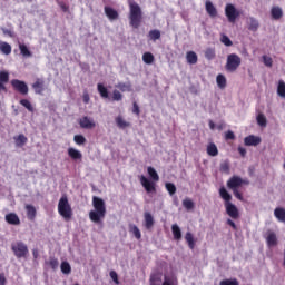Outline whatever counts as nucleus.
Instances as JSON below:
<instances>
[{"mask_svg":"<svg viewBox=\"0 0 285 285\" xmlns=\"http://www.w3.org/2000/svg\"><path fill=\"white\" fill-rule=\"evenodd\" d=\"M92 206L95 209L89 212V219L94 224H101V219H106V202L100 197L94 196Z\"/></svg>","mask_w":285,"mask_h":285,"instance_id":"f257e3e1","label":"nucleus"},{"mask_svg":"<svg viewBox=\"0 0 285 285\" xmlns=\"http://www.w3.org/2000/svg\"><path fill=\"white\" fill-rule=\"evenodd\" d=\"M144 19V13L141 12V7L135 0H129V23L131 28H139L141 26V20Z\"/></svg>","mask_w":285,"mask_h":285,"instance_id":"f03ea898","label":"nucleus"},{"mask_svg":"<svg viewBox=\"0 0 285 285\" xmlns=\"http://www.w3.org/2000/svg\"><path fill=\"white\" fill-rule=\"evenodd\" d=\"M219 195L225 202V208L226 213L232 219H238L239 218V209H237V206H235L232 202L233 196L226 190V187L219 188Z\"/></svg>","mask_w":285,"mask_h":285,"instance_id":"7ed1b4c3","label":"nucleus"},{"mask_svg":"<svg viewBox=\"0 0 285 285\" xmlns=\"http://www.w3.org/2000/svg\"><path fill=\"white\" fill-rule=\"evenodd\" d=\"M147 173L153 180L141 175L140 184L142 188H145L146 193H157V187L155 185V181H159V174H157V170H155L153 167H148Z\"/></svg>","mask_w":285,"mask_h":285,"instance_id":"20e7f679","label":"nucleus"},{"mask_svg":"<svg viewBox=\"0 0 285 285\" xmlns=\"http://www.w3.org/2000/svg\"><path fill=\"white\" fill-rule=\"evenodd\" d=\"M58 213L66 222L72 219V206L68 202V196H62L58 203Z\"/></svg>","mask_w":285,"mask_h":285,"instance_id":"39448f33","label":"nucleus"},{"mask_svg":"<svg viewBox=\"0 0 285 285\" xmlns=\"http://www.w3.org/2000/svg\"><path fill=\"white\" fill-rule=\"evenodd\" d=\"M239 66H242V58L237 53H230L227 56V62L225 66L227 72H235Z\"/></svg>","mask_w":285,"mask_h":285,"instance_id":"423d86ee","label":"nucleus"},{"mask_svg":"<svg viewBox=\"0 0 285 285\" xmlns=\"http://www.w3.org/2000/svg\"><path fill=\"white\" fill-rule=\"evenodd\" d=\"M11 250L13 252V255L21 259L23 257H28V245H26L23 242H17L11 245Z\"/></svg>","mask_w":285,"mask_h":285,"instance_id":"0eeeda50","label":"nucleus"},{"mask_svg":"<svg viewBox=\"0 0 285 285\" xmlns=\"http://www.w3.org/2000/svg\"><path fill=\"white\" fill-rule=\"evenodd\" d=\"M239 11L237 8H235L234 4L227 3L225 7V17H227V20L229 23H235L237 19H239Z\"/></svg>","mask_w":285,"mask_h":285,"instance_id":"6e6552de","label":"nucleus"},{"mask_svg":"<svg viewBox=\"0 0 285 285\" xmlns=\"http://www.w3.org/2000/svg\"><path fill=\"white\" fill-rule=\"evenodd\" d=\"M248 186V180L242 179L239 176H233L227 181V188L230 190H239L240 186Z\"/></svg>","mask_w":285,"mask_h":285,"instance_id":"1a4fd4ad","label":"nucleus"},{"mask_svg":"<svg viewBox=\"0 0 285 285\" xmlns=\"http://www.w3.org/2000/svg\"><path fill=\"white\" fill-rule=\"evenodd\" d=\"M11 86L13 90H16V92H19L20 95L26 96L29 92L28 83H26V81L23 80L13 79L11 80Z\"/></svg>","mask_w":285,"mask_h":285,"instance_id":"9d476101","label":"nucleus"},{"mask_svg":"<svg viewBox=\"0 0 285 285\" xmlns=\"http://www.w3.org/2000/svg\"><path fill=\"white\" fill-rule=\"evenodd\" d=\"M264 238L266 239V244L268 248H273V246H277V234H275L272 229H268Z\"/></svg>","mask_w":285,"mask_h":285,"instance_id":"9b49d317","label":"nucleus"},{"mask_svg":"<svg viewBox=\"0 0 285 285\" xmlns=\"http://www.w3.org/2000/svg\"><path fill=\"white\" fill-rule=\"evenodd\" d=\"M10 81V72L2 70L0 71V92H8L6 83Z\"/></svg>","mask_w":285,"mask_h":285,"instance_id":"f8f14e48","label":"nucleus"},{"mask_svg":"<svg viewBox=\"0 0 285 285\" xmlns=\"http://www.w3.org/2000/svg\"><path fill=\"white\" fill-rule=\"evenodd\" d=\"M79 126L80 128H85V130H91V128H95L97 125L95 124V120H92L90 117L83 116L79 120Z\"/></svg>","mask_w":285,"mask_h":285,"instance_id":"ddd939ff","label":"nucleus"},{"mask_svg":"<svg viewBox=\"0 0 285 285\" xmlns=\"http://www.w3.org/2000/svg\"><path fill=\"white\" fill-rule=\"evenodd\" d=\"M262 144V138L259 136L249 135L244 138L245 146H259Z\"/></svg>","mask_w":285,"mask_h":285,"instance_id":"4468645a","label":"nucleus"},{"mask_svg":"<svg viewBox=\"0 0 285 285\" xmlns=\"http://www.w3.org/2000/svg\"><path fill=\"white\" fill-rule=\"evenodd\" d=\"M46 81L41 78H37V80L32 83V88L36 92V95H43Z\"/></svg>","mask_w":285,"mask_h":285,"instance_id":"2eb2a0df","label":"nucleus"},{"mask_svg":"<svg viewBox=\"0 0 285 285\" xmlns=\"http://www.w3.org/2000/svg\"><path fill=\"white\" fill-rule=\"evenodd\" d=\"M105 14L110 21L119 19V12H117L112 7H105Z\"/></svg>","mask_w":285,"mask_h":285,"instance_id":"dca6fc26","label":"nucleus"},{"mask_svg":"<svg viewBox=\"0 0 285 285\" xmlns=\"http://www.w3.org/2000/svg\"><path fill=\"white\" fill-rule=\"evenodd\" d=\"M144 219H145V228L147 230H150V228L155 226V218L153 217V214H150V212H146L144 214Z\"/></svg>","mask_w":285,"mask_h":285,"instance_id":"f3484780","label":"nucleus"},{"mask_svg":"<svg viewBox=\"0 0 285 285\" xmlns=\"http://www.w3.org/2000/svg\"><path fill=\"white\" fill-rule=\"evenodd\" d=\"M6 222L8 224H11L12 226H19L21 224V220L19 219V216L14 213H10L6 215Z\"/></svg>","mask_w":285,"mask_h":285,"instance_id":"a211bd4d","label":"nucleus"},{"mask_svg":"<svg viewBox=\"0 0 285 285\" xmlns=\"http://www.w3.org/2000/svg\"><path fill=\"white\" fill-rule=\"evenodd\" d=\"M205 10H206L207 14H209V17H212V19H215V17H217V8H215V4H213V2L206 1Z\"/></svg>","mask_w":285,"mask_h":285,"instance_id":"6ab92c4d","label":"nucleus"},{"mask_svg":"<svg viewBox=\"0 0 285 285\" xmlns=\"http://www.w3.org/2000/svg\"><path fill=\"white\" fill-rule=\"evenodd\" d=\"M68 156L71 159H73L75 161L83 159V155L81 154V151H79V150H77V149H75L72 147H70L68 149Z\"/></svg>","mask_w":285,"mask_h":285,"instance_id":"aec40b11","label":"nucleus"},{"mask_svg":"<svg viewBox=\"0 0 285 285\" xmlns=\"http://www.w3.org/2000/svg\"><path fill=\"white\" fill-rule=\"evenodd\" d=\"M13 139H14L16 146L18 148H23V146H26V144H28V137H26V135H23V134L14 136Z\"/></svg>","mask_w":285,"mask_h":285,"instance_id":"412c9836","label":"nucleus"},{"mask_svg":"<svg viewBox=\"0 0 285 285\" xmlns=\"http://www.w3.org/2000/svg\"><path fill=\"white\" fill-rule=\"evenodd\" d=\"M207 155H209V157H217V155H219V149H217L215 142H209L207 145Z\"/></svg>","mask_w":285,"mask_h":285,"instance_id":"4be33fe9","label":"nucleus"},{"mask_svg":"<svg viewBox=\"0 0 285 285\" xmlns=\"http://www.w3.org/2000/svg\"><path fill=\"white\" fill-rule=\"evenodd\" d=\"M27 217L30 222H35V217H37V208L32 205H26Z\"/></svg>","mask_w":285,"mask_h":285,"instance_id":"5701e85b","label":"nucleus"},{"mask_svg":"<svg viewBox=\"0 0 285 285\" xmlns=\"http://www.w3.org/2000/svg\"><path fill=\"white\" fill-rule=\"evenodd\" d=\"M187 63H190L191 66H195L197 61H199V58L197 57V53L195 51H188L186 53Z\"/></svg>","mask_w":285,"mask_h":285,"instance_id":"b1692460","label":"nucleus"},{"mask_svg":"<svg viewBox=\"0 0 285 285\" xmlns=\"http://www.w3.org/2000/svg\"><path fill=\"white\" fill-rule=\"evenodd\" d=\"M274 217H276V219H278V222H282L283 224H285V209L282 207H277L274 210Z\"/></svg>","mask_w":285,"mask_h":285,"instance_id":"393cba45","label":"nucleus"},{"mask_svg":"<svg viewBox=\"0 0 285 285\" xmlns=\"http://www.w3.org/2000/svg\"><path fill=\"white\" fill-rule=\"evenodd\" d=\"M272 19H275V21L279 20L281 17H284V11H282V8L279 7H273L271 10Z\"/></svg>","mask_w":285,"mask_h":285,"instance_id":"a878e982","label":"nucleus"},{"mask_svg":"<svg viewBox=\"0 0 285 285\" xmlns=\"http://www.w3.org/2000/svg\"><path fill=\"white\" fill-rule=\"evenodd\" d=\"M46 266H49L52 271H57L59 268V259L56 257H50L49 261L45 262Z\"/></svg>","mask_w":285,"mask_h":285,"instance_id":"bb28decb","label":"nucleus"},{"mask_svg":"<svg viewBox=\"0 0 285 285\" xmlns=\"http://www.w3.org/2000/svg\"><path fill=\"white\" fill-rule=\"evenodd\" d=\"M171 233H173L174 239H176V242H179L181 239V229L179 228V225L174 224L171 226Z\"/></svg>","mask_w":285,"mask_h":285,"instance_id":"cd10ccee","label":"nucleus"},{"mask_svg":"<svg viewBox=\"0 0 285 285\" xmlns=\"http://www.w3.org/2000/svg\"><path fill=\"white\" fill-rule=\"evenodd\" d=\"M185 240L187 242L190 250H195V237L193 236V233L187 232L185 235Z\"/></svg>","mask_w":285,"mask_h":285,"instance_id":"c85d7f7f","label":"nucleus"},{"mask_svg":"<svg viewBox=\"0 0 285 285\" xmlns=\"http://www.w3.org/2000/svg\"><path fill=\"white\" fill-rule=\"evenodd\" d=\"M0 52H2V55H11L12 46L8 42H0Z\"/></svg>","mask_w":285,"mask_h":285,"instance_id":"c756f323","label":"nucleus"},{"mask_svg":"<svg viewBox=\"0 0 285 285\" xmlns=\"http://www.w3.org/2000/svg\"><path fill=\"white\" fill-rule=\"evenodd\" d=\"M248 30H250L252 32H257V30H259V22L257 21V19L249 18Z\"/></svg>","mask_w":285,"mask_h":285,"instance_id":"7c9ffc66","label":"nucleus"},{"mask_svg":"<svg viewBox=\"0 0 285 285\" xmlns=\"http://www.w3.org/2000/svg\"><path fill=\"white\" fill-rule=\"evenodd\" d=\"M60 271L63 275H70V273H72V267L70 266V263L63 261L60 265Z\"/></svg>","mask_w":285,"mask_h":285,"instance_id":"2f4dec72","label":"nucleus"},{"mask_svg":"<svg viewBox=\"0 0 285 285\" xmlns=\"http://www.w3.org/2000/svg\"><path fill=\"white\" fill-rule=\"evenodd\" d=\"M148 37L151 41H157L161 39V31H159L158 29H153L149 31Z\"/></svg>","mask_w":285,"mask_h":285,"instance_id":"473e14b6","label":"nucleus"},{"mask_svg":"<svg viewBox=\"0 0 285 285\" xmlns=\"http://www.w3.org/2000/svg\"><path fill=\"white\" fill-rule=\"evenodd\" d=\"M19 50H20V55H22V57H32V52L30 51V49H28V46L23 45V43H19Z\"/></svg>","mask_w":285,"mask_h":285,"instance_id":"72a5a7b5","label":"nucleus"},{"mask_svg":"<svg viewBox=\"0 0 285 285\" xmlns=\"http://www.w3.org/2000/svg\"><path fill=\"white\" fill-rule=\"evenodd\" d=\"M142 61L144 63H147V66H150L155 62V56L150 52H145L142 55Z\"/></svg>","mask_w":285,"mask_h":285,"instance_id":"f704fd0d","label":"nucleus"},{"mask_svg":"<svg viewBox=\"0 0 285 285\" xmlns=\"http://www.w3.org/2000/svg\"><path fill=\"white\" fill-rule=\"evenodd\" d=\"M97 89H98V92H99L100 97H102V99H108V97H109L108 88H106L104 86V83H98Z\"/></svg>","mask_w":285,"mask_h":285,"instance_id":"c9c22d12","label":"nucleus"},{"mask_svg":"<svg viewBox=\"0 0 285 285\" xmlns=\"http://www.w3.org/2000/svg\"><path fill=\"white\" fill-rule=\"evenodd\" d=\"M116 88H118V90H120L121 92H130V90H132V86L126 82H118L116 85Z\"/></svg>","mask_w":285,"mask_h":285,"instance_id":"e433bc0d","label":"nucleus"},{"mask_svg":"<svg viewBox=\"0 0 285 285\" xmlns=\"http://www.w3.org/2000/svg\"><path fill=\"white\" fill-rule=\"evenodd\" d=\"M129 233L134 234L136 239H141V230H139V227L137 225H129Z\"/></svg>","mask_w":285,"mask_h":285,"instance_id":"4c0bfd02","label":"nucleus"},{"mask_svg":"<svg viewBox=\"0 0 285 285\" xmlns=\"http://www.w3.org/2000/svg\"><path fill=\"white\" fill-rule=\"evenodd\" d=\"M256 121L261 128H266L268 121L266 120V116L264 114H258L256 117Z\"/></svg>","mask_w":285,"mask_h":285,"instance_id":"58836bf2","label":"nucleus"},{"mask_svg":"<svg viewBox=\"0 0 285 285\" xmlns=\"http://www.w3.org/2000/svg\"><path fill=\"white\" fill-rule=\"evenodd\" d=\"M116 124H117L118 128H130V122L124 120V118L121 116H118L116 118Z\"/></svg>","mask_w":285,"mask_h":285,"instance_id":"ea45409f","label":"nucleus"},{"mask_svg":"<svg viewBox=\"0 0 285 285\" xmlns=\"http://www.w3.org/2000/svg\"><path fill=\"white\" fill-rule=\"evenodd\" d=\"M277 95H278V97H282L283 99H285V82H284V80L278 81Z\"/></svg>","mask_w":285,"mask_h":285,"instance_id":"a19ab883","label":"nucleus"},{"mask_svg":"<svg viewBox=\"0 0 285 285\" xmlns=\"http://www.w3.org/2000/svg\"><path fill=\"white\" fill-rule=\"evenodd\" d=\"M216 82L218 88L224 89L226 88V77L222 73H219L216 78Z\"/></svg>","mask_w":285,"mask_h":285,"instance_id":"79ce46f5","label":"nucleus"},{"mask_svg":"<svg viewBox=\"0 0 285 285\" xmlns=\"http://www.w3.org/2000/svg\"><path fill=\"white\" fill-rule=\"evenodd\" d=\"M20 105L23 106L29 112H35V107L28 99H21Z\"/></svg>","mask_w":285,"mask_h":285,"instance_id":"37998d69","label":"nucleus"},{"mask_svg":"<svg viewBox=\"0 0 285 285\" xmlns=\"http://www.w3.org/2000/svg\"><path fill=\"white\" fill-rule=\"evenodd\" d=\"M205 58L208 59V61H213V59H215V49L214 48H207L205 50Z\"/></svg>","mask_w":285,"mask_h":285,"instance_id":"c03bdc74","label":"nucleus"},{"mask_svg":"<svg viewBox=\"0 0 285 285\" xmlns=\"http://www.w3.org/2000/svg\"><path fill=\"white\" fill-rule=\"evenodd\" d=\"M165 187H166L167 193H169V195H171V196L175 195V193H177V187L173 183H166Z\"/></svg>","mask_w":285,"mask_h":285,"instance_id":"a18cd8bd","label":"nucleus"},{"mask_svg":"<svg viewBox=\"0 0 285 285\" xmlns=\"http://www.w3.org/2000/svg\"><path fill=\"white\" fill-rule=\"evenodd\" d=\"M183 206L187 210H193V208H195V203L190 198H186L185 200H183Z\"/></svg>","mask_w":285,"mask_h":285,"instance_id":"49530a36","label":"nucleus"},{"mask_svg":"<svg viewBox=\"0 0 285 285\" xmlns=\"http://www.w3.org/2000/svg\"><path fill=\"white\" fill-rule=\"evenodd\" d=\"M73 141L77 146H83V144H86V137H83V135H76Z\"/></svg>","mask_w":285,"mask_h":285,"instance_id":"de8ad7c7","label":"nucleus"},{"mask_svg":"<svg viewBox=\"0 0 285 285\" xmlns=\"http://www.w3.org/2000/svg\"><path fill=\"white\" fill-rule=\"evenodd\" d=\"M219 285H239V281H237V278H233V279H223L220 281Z\"/></svg>","mask_w":285,"mask_h":285,"instance_id":"09e8293b","label":"nucleus"},{"mask_svg":"<svg viewBox=\"0 0 285 285\" xmlns=\"http://www.w3.org/2000/svg\"><path fill=\"white\" fill-rule=\"evenodd\" d=\"M124 99V95H121V91L115 89L112 91V100L114 101H121Z\"/></svg>","mask_w":285,"mask_h":285,"instance_id":"8fccbe9b","label":"nucleus"},{"mask_svg":"<svg viewBox=\"0 0 285 285\" xmlns=\"http://www.w3.org/2000/svg\"><path fill=\"white\" fill-rule=\"evenodd\" d=\"M263 63L267 68H273V58H271L268 56H263Z\"/></svg>","mask_w":285,"mask_h":285,"instance_id":"3c124183","label":"nucleus"},{"mask_svg":"<svg viewBox=\"0 0 285 285\" xmlns=\"http://www.w3.org/2000/svg\"><path fill=\"white\" fill-rule=\"evenodd\" d=\"M222 43H224V46L230 47L233 46V40H230V38H228V36L223 35L220 38Z\"/></svg>","mask_w":285,"mask_h":285,"instance_id":"603ef678","label":"nucleus"},{"mask_svg":"<svg viewBox=\"0 0 285 285\" xmlns=\"http://www.w3.org/2000/svg\"><path fill=\"white\" fill-rule=\"evenodd\" d=\"M225 141H235V132L233 130L225 132Z\"/></svg>","mask_w":285,"mask_h":285,"instance_id":"864d4df0","label":"nucleus"},{"mask_svg":"<svg viewBox=\"0 0 285 285\" xmlns=\"http://www.w3.org/2000/svg\"><path fill=\"white\" fill-rule=\"evenodd\" d=\"M109 276H110V278L112 279V282H114L115 284H119V275L117 274V272L111 271V272L109 273Z\"/></svg>","mask_w":285,"mask_h":285,"instance_id":"5fc2aeb1","label":"nucleus"},{"mask_svg":"<svg viewBox=\"0 0 285 285\" xmlns=\"http://www.w3.org/2000/svg\"><path fill=\"white\" fill-rule=\"evenodd\" d=\"M222 173H230V165L228 163H223L220 165Z\"/></svg>","mask_w":285,"mask_h":285,"instance_id":"6e6d98bb","label":"nucleus"},{"mask_svg":"<svg viewBox=\"0 0 285 285\" xmlns=\"http://www.w3.org/2000/svg\"><path fill=\"white\" fill-rule=\"evenodd\" d=\"M233 194L236 197V199H239V202H244V196L242 195V193H239V189H234Z\"/></svg>","mask_w":285,"mask_h":285,"instance_id":"4d7b16f0","label":"nucleus"},{"mask_svg":"<svg viewBox=\"0 0 285 285\" xmlns=\"http://www.w3.org/2000/svg\"><path fill=\"white\" fill-rule=\"evenodd\" d=\"M132 112L134 115H137V116L141 114V110L139 109V105H137V102L132 104Z\"/></svg>","mask_w":285,"mask_h":285,"instance_id":"13d9d810","label":"nucleus"},{"mask_svg":"<svg viewBox=\"0 0 285 285\" xmlns=\"http://www.w3.org/2000/svg\"><path fill=\"white\" fill-rule=\"evenodd\" d=\"M82 101L83 104H90V95L88 92L82 95Z\"/></svg>","mask_w":285,"mask_h":285,"instance_id":"bf43d9fd","label":"nucleus"},{"mask_svg":"<svg viewBox=\"0 0 285 285\" xmlns=\"http://www.w3.org/2000/svg\"><path fill=\"white\" fill-rule=\"evenodd\" d=\"M3 35H8V37H14V31L10 29H2Z\"/></svg>","mask_w":285,"mask_h":285,"instance_id":"052dcab7","label":"nucleus"},{"mask_svg":"<svg viewBox=\"0 0 285 285\" xmlns=\"http://www.w3.org/2000/svg\"><path fill=\"white\" fill-rule=\"evenodd\" d=\"M7 279H6V274L0 273V285H6L7 284Z\"/></svg>","mask_w":285,"mask_h":285,"instance_id":"680f3d73","label":"nucleus"},{"mask_svg":"<svg viewBox=\"0 0 285 285\" xmlns=\"http://www.w3.org/2000/svg\"><path fill=\"white\" fill-rule=\"evenodd\" d=\"M227 224H228V226H232L234 230H237V225L230 218L227 219Z\"/></svg>","mask_w":285,"mask_h":285,"instance_id":"e2e57ef3","label":"nucleus"},{"mask_svg":"<svg viewBox=\"0 0 285 285\" xmlns=\"http://www.w3.org/2000/svg\"><path fill=\"white\" fill-rule=\"evenodd\" d=\"M238 153H239L240 156L246 157V148L238 147Z\"/></svg>","mask_w":285,"mask_h":285,"instance_id":"0e129e2a","label":"nucleus"},{"mask_svg":"<svg viewBox=\"0 0 285 285\" xmlns=\"http://www.w3.org/2000/svg\"><path fill=\"white\" fill-rule=\"evenodd\" d=\"M60 8L63 12H68V6L66 3H60Z\"/></svg>","mask_w":285,"mask_h":285,"instance_id":"69168bd1","label":"nucleus"},{"mask_svg":"<svg viewBox=\"0 0 285 285\" xmlns=\"http://www.w3.org/2000/svg\"><path fill=\"white\" fill-rule=\"evenodd\" d=\"M32 255H33L35 259H37V257H39V250L33 249Z\"/></svg>","mask_w":285,"mask_h":285,"instance_id":"338daca9","label":"nucleus"},{"mask_svg":"<svg viewBox=\"0 0 285 285\" xmlns=\"http://www.w3.org/2000/svg\"><path fill=\"white\" fill-rule=\"evenodd\" d=\"M209 128L210 130H214L215 128V122L213 120H209Z\"/></svg>","mask_w":285,"mask_h":285,"instance_id":"774afa93","label":"nucleus"}]
</instances>
